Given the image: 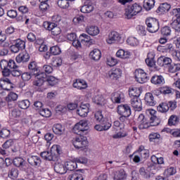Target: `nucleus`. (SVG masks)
I'll use <instances>...</instances> for the list:
<instances>
[{
  "instance_id": "19",
  "label": "nucleus",
  "mask_w": 180,
  "mask_h": 180,
  "mask_svg": "<svg viewBox=\"0 0 180 180\" xmlns=\"http://www.w3.org/2000/svg\"><path fill=\"white\" fill-rule=\"evenodd\" d=\"M131 105L133 109L136 112H141V110H143L141 100L139 98V97H133L131 99Z\"/></svg>"
},
{
  "instance_id": "3",
  "label": "nucleus",
  "mask_w": 180,
  "mask_h": 180,
  "mask_svg": "<svg viewBox=\"0 0 180 180\" xmlns=\"http://www.w3.org/2000/svg\"><path fill=\"white\" fill-rule=\"evenodd\" d=\"M9 42L11 46H10V50L11 53H19L26 49V42L20 39H15L11 37L9 38Z\"/></svg>"
},
{
  "instance_id": "42",
  "label": "nucleus",
  "mask_w": 180,
  "mask_h": 180,
  "mask_svg": "<svg viewBox=\"0 0 180 180\" xmlns=\"http://www.w3.org/2000/svg\"><path fill=\"white\" fill-rule=\"evenodd\" d=\"M155 5V0H144L143 8L146 11H151Z\"/></svg>"
},
{
  "instance_id": "58",
  "label": "nucleus",
  "mask_w": 180,
  "mask_h": 180,
  "mask_svg": "<svg viewBox=\"0 0 180 180\" xmlns=\"http://www.w3.org/2000/svg\"><path fill=\"white\" fill-rule=\"evenodd\" d=\"M127 43L129 44V46L134 47L136 46H139V39H137L136 37H130L127 39Z\"/></svg>"
},
{
  "instance_id": "47",
  "label": "nucleus",
  "mask_w": 180,
  "mask_h": 180,
  "mask_svg": "<svg viewBox=\"0 0 180 180\" xmlns=\"http://www.w3.org/2000/svg\"><path fill=\"white\" fill-rule=\"evenodd\" d=\"M178 123H179V117H178V116L172 115L169 117L168 120L169 126H176Z\"/></svg>"
},
{
  "instance_id": "35",
  "label": "nucleus",
  "mask_w": 180,
  "mask_h": 180,
  "mask_svg": "<svg viewBox=\"0 0 180 180\" xmlns=\"http://www.w3.org/2000/svg\"><path fill=\"white\" fill-rule=\"evenodd\" d=\"M127 178V174L124 169H120V170L117 171L114 176V179L116 180H124Z\"/></svg>"
},
{
  "instance_id": "28",
  "label": "nucleus",
  "mask_w": 180,
  "mask_h": 180,
  "mask_svg": "<svg viewBox=\"0 0 180 180\" xmlns=\"http://www.w3.org/2000/svg\"><path fill=\"white\" fill-rule=\"evenodd\" d=\"M28 70L32 75H37V74L41 73L40 70H39V67L37 66V63H36V61H32L29 63Z\"/></svg>"
},
{
  "instance_id": "63",
  "label": "nucleus",
  "mask_w": 180,
  "mask_h": 180,
  "mask_svg": "<svg viewBox=\"0 0 180 180\" xmlns=\"http://www.w3.org/2000/svg\"><path fill=\"white\" fill-rule=\"evenodd\" d=\"M162 36H171V27L165 26L161 29Z\"/></svg>"
},
{
  "instance_id": "46",
  "label": "nucleus",
  "mask_w": 180,
  "mask_h": 180,
  "mask_svg": "<svg viewBox=\"0 0 180 180\" xmlns=\"http://www.w3.org/2000/svg\"><path fill=\"white\" fill-rule=\"evenodd\" d=\"M13 162L15 167H18V168H22L25 167L26 162L22 158H15L13 160Z\"/></svg>"
},
{
  "instance_id": "39",
  "label": "nucleus",
  "mask_w": 180,
  "mask_h": 180,
  "mask_svg": "<svg viewBox=\"0 0 180 180\" xmlns=\"http://www.w3.org/2000/svg\"><path fill=\"white\" fill-rule=\"evenodd\" d=\"M54 171L57 174H60L63 175L67 172V169H65V165L61 163H56L54 166Z\"/></svg>"
},
{
  "instance_id": "54",
  "label": "nucleus",
  "mask_w": 180,
  "mask_h": 180,
  "mask_svg": "<svg viewBox=\"0 0 180 180\" xmlns=\"http://www.w3.org/2000/svg\"><path fill=\"white\" fill-rule=\"evenodd\" d=\"M58 6L62 9H67L70 8V1L68 0H58Z\"/></svg>"
},
{
  "instance_id": "18",
  "label": "nucleus",
  "mask_w": 180,
  "mask_h": 180,
  "mask_svg": "<svg viewBox=\"0 0 180 180\" xmlns=\"http://www.w3.org/2000/svg\"><path fill=\"white\" fill-rule=\"evenodd\" d=\"M137 122L139 123V129L140 130H144V129H148L150 127V122H147L144 115L140 114L138 117Z\"/></svg>"
},
{
  "instance_id": "38",
  "label": "nucleus",
  "mask_w": 180,
  "mask_h": 180,
  "mask_svg": "<svg viewBox=\"0 0 180 180\" xmlns=\"http://www.w3.org/2000/svg\"><path fill=\"white\" fill-rule=\"evenodd\" d=\"M131 53L129 51H124L123 49H120L116 53V57L118 58H130Z\"/></svg>"
},
{
  "instance_id": "1",
  "label": "nucleus",
  "mask_w": 180,
  "mask_h": 180,
  "mask_svg": "<svg viewBox=\"0 0 180 180\" xmlns=\"http://www.w3.org/2000/svg\"><path fill=\"white\" fill-rule=\"evenodd\" d=\"M1 70H2L3 77H20L22 75V70H19V66L16 65L15 60L10 59L6 60L3 59L0 61Z\"/></svg>"
},
{
  "instance_id": "6",
  "label": "nucleus",
  "mask_w": 180,
  "mask_h": 180,
  "mask_svg": "<svg viewBox=\"0 0 180 180\" xmlns=\"http://www.w3.org/2000/svg\"><path fill=\"white\" fill-rule=\"evenodd\" d=\"M146 30L149 33H156L160 30V22L154 18H148L146 20Z\"/></svg>"
},
{
  "instance_id": "22",
  "label": "nucleus",
  "mask_w": 180,
  "mask_h": 180,
  "mask_svg": "<svg viewBox=\"0 0 180 180\" xmlns=\"http://www.w3.org/2000/svg\"><path fill=\"white\" fill-rule=\"evenodd\" d=\"M36 79L33 82L34 86H41L44 84V79L46 78V73L41 72L37 75H34Z\"/></svg>"
},
{
  "instance_id": "5",
  "label": "nucleus",
  "mask_w": 180,
  "mask_h": 180,
  "mask_svg": "<svg viewBox=\"0 0 180 180\" xmlns=\"http://www.w3.org/2000/svg\"><path fill=\"white\" fill-rule=\"evenodd\" d=\"M141 6L140 4L135 3L134 4H131L125 8V18L126 19H131L133 16H136L137 13H140L141 12Z\"/></svg>"
},
{
  "instance_id": "25",
  "label": "nucleus",
  "mask_w": 180,
  "mask_h": 180,
  "mask_svg": "<svg viewBox=\"0 0 180 180\" xmlns=\"http://www.w3.org/2000/svg\"><path fill=\"white\" fill-rule=\"evenodd\" d=\"M144 101L148 106H155L157 105V101H155L154 96L150 92L145 94Z\"/></svg>"
},
{
  "instance_id": "52",
  "label": "nucleus",
  "mask_w": 180,
  "mask_h": 180,
  "mask_svg": "<svg viewBox=\"0 0 180 180\" xmlns=\"http://www.w3.org/2000/svg\"><path fill=\"white\" fill-rule=\"evenodd\" d=\"M167 68L169 70V72L174 74L175 72H178V71H180V64L172 63Z\"/></svg>"
},
{
  "instance_id": "50",
  "label": "nucleus",
  "mask_w": 180,
  "mask_h": 180,
  "mask_svg": "<svg viewBox=\"0 0 180 180\" xmlns=\"http://www.w3.org/2000/svg\"><path fill=\"white\" fill-rule=\"evenodd\" d=\"M159 90L162 95H169V94H172V88L168 86H163L160 87Z\"/></svg>"
},
{
  "instance_id": "21",
  "label": "nucleus",
  "mask_w": 180,
  "mask_h": 180,
  "mask_svg": "<svg viewBox=\"0 0 180 180\" xmlns=\"http://www.w3.org/2000/svg\"><path fill=\"white\" fill-rule=\"evenodd\" d=\"M77 113L81 117H86L88 113H89V104H82L77 110Z\"/></svg>"
},
{
  "instance_id": "64",
  "label": "nucleus",
  "mask_w": 180,
  "mask_h": 180,
  "mask_svg": "<svg viewBox=\"0 0 180 180\" xmlns=\"http://www.w3.org/2000/svg\"><path fill=\"white\" fill-rule=\"evenodd\" d=\"M46 81L51 86H54L56 84H57V78H56L54 76H49L47 77Z\"/></svg>"
},
{
  "instance_id": "49",
  "label": "nucleus",
  "mask_w": 180,
  "mask_h": 180,
  "mask_svg": "<svg viewBox=\"0 0 180 180\" xmlns=\"http://www.w3.org/2000/svg\"><path fill=\"white\" fill-rule=\"evenodd\" d=\"M18 105L20 109H29L30 107V101H29V100L20 101Z\"/></svg>"
},
{
  "instance_id": "40",
  "label": "nucleus",
  "mask_w": 180,
  "mask_h": 180,
  "mask_svg": "<svg viewBox=\"0 0 180 180\" xmlns=\"http://www.w3.org/2000/svg\"><path fill=\"white\" fill-rule=\"evenodd\" d=\"M122 77V70L120 68L114 69L110 72V78L111 79H119Z\"/></svg>"
},
{
  "instance_id": "14",
  "label": "nucleus",
  "mask_w": 180,
  "mask_h": 180,
  "mask_svg": "<svg viewBox=\"0 0 180 180\" xmlns=\"http://www.w3.org/2000/svg\"><path fill=\"white\" fill-rule=\"evenodd\" d=\"M117 112L118 115L130 116L131 115V108H130V105L128 104H121L117 106Z\"/></svg>"
},
{
  "instance_id": "53",
  "label": "nucleus",
  "mask_w": 180,
  "mask_h": 180,
  "mask_svg": "<svg viewBox=\"0 0 180 180\" xmlns=\"http://www.w3.org/2000/svg\"><path fill=\"white\" fill-rule=\"evenodd\" d=\"M51 64L53 67H61L63 65V59L60 57H54L52 58Z\"/></svg>"
},
{
  "instance_id": "34",
  "label": "nucleus",
  "mask_w": 180,
  "mask_h": 180,
  "mask_svg": "<svg viewBox=\"0 0 180 180\" xmlns=\"http://www.w3.org/2000/svg\"><path fill=\"white\" fill-rule=\"evenodd\" d=\"M129 95L133 98H139L141 95V90H140V88L131 86L129 89Z\"/></svg>"
},
{
  "instance_id": "11",
  "label": "nucleus",
  "mask_w": 180,
  "mask_h": 180,
  "mask_svg": "<svg viewBox=\"0 0 180 180\" xmlns=\"http://www.w3.org/2000/svg\"><path fill=\"white\" fill-rule=\"evenodd\" d=\"M157 50L160 53H169L172 55L175 51V46H174V44L167 42L165 45H159L157 47Z\"/></svg>"
},
{
  "instance_id": "61",
  "label": "nucleus",
  "mask_w": 180,
  "mask_h": 180,
  "mask_svg": "<svg viewBox=\"0 0 180 180\" xmlns=\"http://www.w3.org/2000/svg\"><path fill=\"white\" fill-rule=\"evenodd\" d=\"M81 43H89L91 41V37L86 34H82L79 36Z\"/></svg>"
},
{
  "instance_id": "24",
  "label": "nucleus",
  "mask_w": 180,
  "mask_h": 180,
  "mask_svg": "<svg viewBox=\"0 0 180 180\" xmlns=\"http://www.w3.org/2000/svg\"><path fill=\"white\" fill-rule=\"evenodd\" d=\"M94 9V4L91 1L87 0L84 4L82 6L80 11L82 13H91Z\"/></svg>"
},
{
  "instance_id": "57",
  "label": "nucleus",
  "mask_w": 180,
  "mask_h": 180,
  "mask_svg": "<svg viewBox=\"0 0 180 180\" xmlns=\"http://www.w3.org/2000/svg\"><path fill=\"white\" fill-rule=\"evenodd\" d=\"M149 141L153 142L155 140H160L161 139V135L158 132H152L148 136Z\"/></svg>"
},
{
  "instance_id": "43",
  "label": "nucleus",
  "mask_w": 180,
  "mask_h": 180,
  "mask_svg": "<svg viewBox=\"0 0 180 180\" xmlns=\"http://www.w3.org/2000/svg\"><path fill=\"white\" fill-rule=\"evenodd\" d=\"M172 29L177 33L180 32V18H172V22L171 23Z\"/></svg>"
},
{
  "instance_id": "45",
  "label": "nucleus",
  "mask_w": 180,
  "mask_h": 180,
  "mask_svg": "<svg viewBox=\"0 0 180 180\" xmlns=\"http://www.w3.org/2000/svg\"><path fill=\"white\" fill-rule=\"evenodd\" d=\"M8 176L11 179H17L18 176H19V170L16 168L11 169L8 172Z\"/></svg>"
},
{
  "instance_id": "17",
  "label": "nucleus",
  "mask_w": 180,
  "mask_h": 180,
  "mask_svg": "<svg viewBox=\"0 0 180 180\" xmlns=\"http://www.w3.org/2000/svg\"><path fill=\"white\" fill-rule=\"evenodd\" d=\"M149 118H150V122L149 124L151 127L154 126H158L160 124V120H158V117H157V111L154 110H149Z\"/></svg>"
},
{
  "instance_id": "33",
  "label": "nucleus",
  "mask_w": 180,
  "mask_h": 180,
  "mask_svg": "<svg viewBox=\"0 0 180 180\" xmlns=\"http://www.w3.org/2000/svg\"><path fill=\"white\" fill-rule=\"evenodd\" d=\"M89 56L91 58V60H94V61H99V60H101V57H102V53L101 52V50L94 49L90 52Z\"/></svg>"
},
{
  "instance_id": "41",
  "label": "nucleus",
  "mask_w": 180,
  "mask_h": 180,
  "mask_svg": "<svg viewBox=\"0 0 180 180\" xmlns=\"http://www.w3.org/2000/svg\"><path fill=\"white\" fill-rule=\"evenodd\" d=\"M169 9H171V5L167 3H163L160 5V6L156 10V12L157 13H160V12L164 13V12H168Z\"/></svg>"
},
{
  "instance_id": "2",
  "label": "nucleus",
  "mask_w": 180,
  "mask_h": 180,
  "mask_svg": "<svg viewBox=\"0 0 180 180\" xmlns=\"http://www.w3.org/2000/svg\"><path fill=\"white\" fill-rule=\"evenodd\" d=\"M61 154V147L58 145H53L51 148L50 151H44L40 153V155L45 161H58V155Z\"/></svg>"
},
{
  "instance_id": "16",
  "label": "nucleus",
  "mask_w": 180,
  "mask_h": 180,
  "mask_svg": "<svg viewBox=\"0 0 180 180\" xmlns=\"http://www.w3.org/2000/svg\"><path fill=\"white\" fill-rule=\"evenodd\" d=\"M111 101L113 103L124 102V94L122 91H115L111 94Z\"/></svg>"
},
{
  "instance_id": "62",
  "label": "nucleus",
  "mask_w": 180,
  "mask_h": 180,
  "mask_svg": "<svg viewBox=\"0 0 180 180\" xmlns=\"http://www.w3.org/2000/svg\"><path fill=\"white\" fill-rule=\"evenodd\" d=\"M9 136H11V131L7 129H3L1 130L0 137H1V139H8Z\"/></svg>"
},
{
  "instance_id": "27",
  "label": "nucleus",
  "mask_w": 180,
  "mask_h": 180,
  "mask_svg": "<svg viewBox=\"0 0 180 180\" xmlns=\"http://www.w3.org/2000/svg\"><path fill=\"white\" fill-rule=\"evenodd\" d=\"M73 87L80 90L86 89L88 88V84L84 79H77L73 83Z\"/></svg>"
},
{
  "instance_id": "56",
  "label": "nucleus",
  "mask_w": 180,
  "mask_h": 180,
  "mask_svg": "<svg viewBox=\"0 0 180 180\" xmlns=\"http://www.w3.org/2000/svg\"><path fill=\"white\" fill-rule=\"evenodd\" d=\"M49 51L52 56H58L59 54H61V49H60L58 46H51Z\"/></svg>"
},
{
  "instance_id": "60",
  "label": "nucleus",
  "mask_w": 180,
  "mask_h": 180,
  "mask_svg": "<svg viewBox=\"0 0 180 180\" xmlns=\"http://www.w3.org/2000/svg\"><path fill=\"white\" fill-rule=\"evenodd\" d=\"M39 114L43 117H50V116H51V111L48 108H42L41 110L39 111Z\"/></svg>"
},
{
  "instance_id": "23",
  "label": "nucleus",
  "mask_w": 180,
  "mask_h": 180,
  "mask_svg": "<svg viewBox=\"0 0 180 180\" xmlns=\"http://www.w3.org/2000/svg\"><path fill=\"white\" fill-rule=\"evenodd\" d=\"M150 82L153 85H157V86H161L165 84V79L162 75H153L150 79Z\"/></svg>"
},
{
  "instance_id": "13",
  "label": "nucleus",
  "mask_w": 180,
  "mask_h": 180,
  "mask_svg": "<svg viewBox=\"0 0 180 180\" xmlns=\"http://www.w3.org/2000/svg\"><path fill=\"white\" fill-rule=\"evenodd\" d=\"M122 37H120V34L117 32L112 31L108 34V37L106 40L108 44H115L116 43H119Z\"/></svg>"
},
{
  "instance_id": "7",
  "label": "nucleus",
  "mask_w": 180,
  "mask_h": 180,
  "mask_svg": "<svg viewBox=\"0 0 180 180\" xmlns=\"http://www.w3.org/2000/svg\"><path fill=\"white\" fill-rule=\"evenodd\" d=\"M73 146L77 150H84L88 146V139L84 135H79L72 141Z\"/></svg>"
},
{
  "instance_id": "48",
  "label": "nucleus",
  "mask_w": 180,
  "mask_h": 180,
  "mask_svg": "<svg viewBox=\"0 0 180 180\" xmlns=\"http://www.w3.org/2000/svg\"><path fill=\"white\" fill-rule=\"evenodd\" d=\"M18 96L15 92L9 93L6 97V101L9 103V102H15V101H18Z\"/></svg>"
},
{
  "instance_id": "59",
  "label": "nucleus",
  "mask_w": 180,
  "mask_h": 180,
  "mask_svg": "<svg viewBox=\"0 0 180 180\" xmlns=\"http://www.w3.org/2000/svg\"><path fill=\"white\" fill-rule=\"evenodd\" d=\"M20 75H21V79L25 82H27V81H30V79H32V77L33 76V75H32V72H25L22 74L21 73Z\"/></svg>"
},
{
  "instance_id": "36",
  "label": "nucleus",
  "mask_w": 180,
  "mask_h": 180,
  "mask_svg": "<svg viewBox=\"0 0 180 180\" xmlns=\"http://www.w3.org/2000/svg\"><path fill=\"white\" fill-rule=\"evenodd\" d=\"M129 133L127 130H124V125H122L120 128V131L112 136L113 139H123V137H127Z\"/></svg>"
},
{
  "instance_id": "9",
  "label": "nucleus",
  "mask_w": 180,
  "mask_h": 180,
  "mask_svg": "<svg viewBox=\"0 0 180 180\" xmlns=\"http://www.w3.org/2000/svg\"><path fill=\"white\" fill-rule=\"evenodd\" d=\"M75 131H77V134L84 135L88 134V130H89V126H88V121H80L77 123L74 127Z\"/></svg>"
},
{
  "instance_id": "15",
  "label": "nucleus",
  "mask_w": 180,
  "mask_h": 180,
  "mask_svg": "<svg viewBox=\"0 0 180 180\" xmlns=\"http://www.w3.org/2000/svg\"><path fill=\"white\" fill-rule=\"evenodd\" d=\"M0 88L4 91H11L13 88V83L7 77L0 79Z\"/></svg>"
},
{
  "instance_id": "4",
  "label": "nucleus",
  "mask_w": 180,
  "mask_h": 180,
  "mask_svg": "<svg viewBox=\"0 0 180 180\" xmlns=\"http://www.w3.org/2000/svg\"><path fill=\"white\" fill-rule=\"evenodd\" d=\"M177 107L178 105L176 101H166L159 104L158 106V112H160V113H167L168 110L174 112Z\"/></svg>"
},
{
  "instance_id": "31",
  "label": "nucleus",
  "mask_w": 180,
  "mask_h": 180,
  "mask_svg": "<svg viewBox=\"0 0 180 180\" xmlns=\"http://www.w3.org/2000/svg\"><path fill=\"white\" fill-rule=\"evenodd\" d=\"M52 130L54 134H56V136H63V134H64V131H65V128L61 125V124H56L53 126Z\"/></svg>"
},
{
  "instance_id": "26",
  "label": "nucleus",
  "mask_w": 180,
  "mask_h": 180,
  "mask_svg": "<svg viewBox=\"0 0 180 180\" xmlns=\"http://www.w3.org/2000/svg\"><path fill=\"white\" fill-rule=\"evenodd\" d=\"M27 161L32 167H40V164H41V159L37 155L30 156Z\"/></svg>"
},
{
  "instance_id": "55",
  "label": "nucleus",
  "mask_w": 180,
  "mask_h": 180,
  "mask_svg": "<svg viewBox=\"0 0 180 180\" xmlns=\"http://www.w3.org/2000/svg\"><path fill=\"white\" fill-rule=\"evenodd\" d=\"M94 101L96 105H100L101 106H102V105H105V98H103V96L101 94L96 96Z\"/></svg>"
},
{
  "instance_id": "29",
  "label": "nucleus",
  "mask_w": 180,
  "mask_h": 180,
  "mask_svg": "<svg viewBox=\"0 0 180 180\" xmlns=\"http://www.w3.org/2000/svg\"><path fill=\"white\" fill-rule=\"evenodd\" d=\"M86 32L90 36H98L101 30H99V27H98V26L89 25L86 27Z\"/></svg>"
},
{
  "instance_id": "51",
  "label": "nucleus",
  "mask_w": 180,
  "mask_h": 180,
  "mask_svg": "<svg viewBox=\"0 0 180 180\" xmlns=\"http://www.w3.org/2000/svg\"><path fill=\"white\" fill-rule=\"evenodd\" d=\"M52 7H53V5L51 4V3L39 4V10L43 13H44L45 12H47V11L51 10Z\"/></svg>"
},
{
  "instance_id": "12",
  "label": "nucleus",
  "mask_w": 180,
  "mask_h": 180,
  "mask_svg": "<svg viewBox=\"0 0 180 180\" xmlns=\"http://www.w3.org/2000/svg\"><path fill=\"white\" fill-rule=\"evenodd\" d=\"M8 108L10 109V116L11 119H20L22 118V116H23V112H22V110L19 108V107H14L12 108V104L8 103Z\"/></svg>"
},
{
  "instance_id": "32",
  "label": "nucleus",
  "mask_w": 180,
  "mask_h": 180,
  "mask_svg": "<svg viewBox=\"0 0 180 180\" xmlns=\"http://www.w3.org/2000/svg\"><path fill=\"white\" fill-rule=\"evenodd\" d=\"M15 60L18 64H20V63H27L30 60V56L27 53H22L16 56Z\"/></svg>"
},
{
  "instance_id": "30",
  "label": "nucleus",
  "mask_w": 180,
  "mask_h": 180,
  "mask_svg": "<svg viewBox=\"0 0 180 180\" xmlns=\"http://www.w3.org/2000/svg\"><path fill=\"white\" fill-rule=\"evenodd\" d=\"M137 153L141 155V158H148L150 155V151L146 149L143 146H140L139 149L134 153V154H137Z\"/></svg>"
},
{
  "instance_id": "44",
  "label": "nucleus",
  "mask_w": 180,
  "mask_h": 180,
  "mask_svg": "<svg viewBox=\"0 0 180 180\" xmlns=\"http://www.w3.org/2000/svg\"><path fill=\"white\" fill-rule=\"evenodd\" d=\"M146 63L148 67H154L155 65V60H154V55L151 53H148V58L146 59Z\"/></svg>"
},
{
  "instance_id": "20",
  "label": "nucleus",
  "mask_w": 180,
  "mask_h": 180,
  "mask_svg": "<svg viewBox=\"0 0 180 180\" xmlns=\"http://www.w3.org/2000/svg\"><path fill=\"white\" fill-rule=\"evenodd\" d=\"M157 63L160 67H166L168 68L172 64V59L165 56H160L158 58Z\"/></svg>"
},
{
  "instance_id": "8",
  "label": "nucleus",
  "mask_w": 180,
  "mask_h": 180,
  "mask_svg": "<svg viewBox=\"0 0 180 180\" xmlns=\"http://www.w3.org/2000/svg\"><path fill=\"white\" fill-rule=\"evenodd\" d=\"M43 26L44 29H46V30H49V32H51V34H53V36H58V34H61V28L57 26V24L54 22L45 21L44 22Z\"/></svg>"
},
{
  "instance_id": "37",
  "label": "nucleus",
  "mask_w": 180,
  "mask_h": 180,
  "mask_svg": "<svg viewBox=\"0 0 180 180\" xmlns=\"http://www.w3.org/2000/svg\"><path fill=\"white\" fill-rule=\"evenodd\" d=\"M78 165H77V162L75 160H70L68 161L65 163V168L68 171H75L77 169Z\"/></svg>"
},
{
  "instance_id": "10",
  "label": "nucleus",
  "mask_w": 180,
  "mask_h": 180,
  "mask_svg": "<svg viewBox=\"0 0 180 180\" xmlns=\"http://www.w3.org/2000/svg\"><path fill=\"white\" fill-rule=\"evenodd\" d=\"M135 79L139 84H146L150 79V77L143 69H137L135 71Z\"/></svg>"
}]
</instances>
